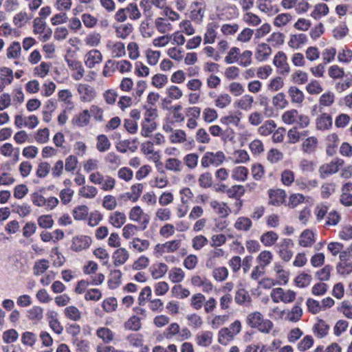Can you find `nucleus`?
I'll return each mask as SVG.
<instances>
[{
	"instance_id": "42",
	"label": "nucleus",
	"mask_w": 352,
	"mask_h": 352,
	"mask_svg": "<svg viewBox=\"0 0 352 352\" xmlns=\"http://www.w3.org/2000/svg\"><path fill=\"white\" fill-rule=\"evenodd\" d=\"M36 340V335L30 331H25L22 334L21 342L23 344L32 346Z\"/></svg>"
},
{
	"instance_id": "19",
	"label": "nucleus",
	"mask_w": 352,
	"mask_h": 352,
	"mask_svg": "<svg viewBox=\"0 0 352 352\" xmlns=\"http://www.w3.org/2000/svg\"><path fill=\"white\" fill-rule=\"evenodd\" d=\"M43 309L38 306H34L28 310L27 317L30 320H41L43 318Z\"/></svg>"
},
{
	"instance_id": "24",
	"label": "nucleus",
	"mask_w": 352,
	"mask_h": 352,
	"mask_svg": "<svg viewBox=\"0 0 352 352\" xmlns=\"http://www.w3.org/2000/svg\"><path fill=\"white\" fill-rule=\"evenodd\" d=\"M89 208L85 205L79 206L73 210V217L76 220H83L88 215Z\"/></svg>"
},
{
	"instance_id": "57",
	"label": "nucleus",
	"mask_w": 352,
	"mask_h": 352,
	"mask_svg": "<svg viewBox=\"0 0 352 352\" xmlns=\"http://www.w3.org/2000/svg\"><path fill=\"white\" fill-rule=\"evenodd\" d=\"M332 270V267L329 265H325L322 269L316 272L320 280H328L330 278V273Z\"/></svg>"
},
{
	"instance_id": "46",
	"label": "nucleus",
	"mask_w": 352,
	"mask_h": 352,
	"mask_svg": "<svg viewBox=\"0 0 352 352\" xmlns=\"http://www.w3.org/2000/svg\"><path fill=\"white\" fill-rule=\"evenodd\" d=\"M314 344V339L311 336H306L298 344V349L300 351H305L310 349Z\"/></svg>"
},
{
	"instance_id": "26",
	"label": "nucleus",
	"mask_w": 352,
	"mask_h": 352,
	"mask_svg": "<svg viewBox=\"0 0 352 352\" xmlns=\"http://www.w3.org/2000/svg\"><path fill=\"white\" fill-rule=\"evenodd\" d=\"M124 328L128 330L138 331L141 328L140 318L136 316H131L125 322Z\"/></svg>"
},
{
	"instance_id": "30",
	"label": "nucleus",
	"mask_w": 352,
	"mask_h": 352,
	"mask_svg": "<svg viewBox=\"0 0 352 352\" xmlns=\"http://www.w3.org/2000/svg\"><path fill=\"white\" fill-rule=\"evenodd\" d=\"M21 49L19 42H13L7 50V57L8 58H17L20 54Z\"/></svg>"
},
{
	"instance_id": "2",
	"label": "nucleus",
	"mask_w": 352,
	"mask_h": 352,
	"mask_svg": "<svg viewBox=\"0 0 352 352\" xmlns=\"http://www.w3.org/2000/svg\"><path fill=\"white\" fill-rule=\"evenodd\" d=\"M91 243V239L87 236H76L73 239L72 249L75 252H79L88 248Z\"/></svg>"
},
{
	"instance_id": "13",
	"label": "nucleus",
	"mask_w": 352,
	"mask_h": 352,
	"mask_svg": "<svg viewBox=\"0 0 352 352\" xmlns=\"http://www.w3.org/2000/svg\"><path fill=\"white\" fill-rule=\"evenodd\" d=\"M314 233L309 230H304L300 236L299 244L302 247H310L314 243V241L312 239Z\"/></svg>"
},
{
	"instance_id": "43",
	"label": "nucleus",
	"mask_w": 352,
	"mask_h": 352,
	"mask_svg": "<svg viewBox=\"0 0 352 352\" xmlns=\"http://www.w3.org/2000/svg\"><path fill=\"white\" fill-rule=\"evenodd\" d=\"M292 80L295 83L302 85L307 82L308 74L305 72L298 70L292 74Z\"/></svg>"
},
{
	"instance_id": "4",
	"label": "nucleus",
	"mask_w": 352,
	"mask_h": 352,
	"mask_svg": "<svg viewBox=\"0 0 352 352\" xmlns=\"http://www.w3.org/2000/svg\"><path fill=\"white\" fill-rule=\"evenodd\" d=\"M287 56L283 52H278L274 58V64L281 69V74L289 73V66L286 62Z\"/></svg>"
},
{
	"instance_id": "34",
	"label": "nucleus",
	"mask_w": 352,
	"mask_h": 352,
	"mask_svg": "<svg viewBox=\"0 0 352 352\" xmlns=\"http://www.w3.org/2000/svg\"><path fill=\"white\" fill-rule=\"evenodd\" d=\"M272 102L275 107L280 109H284L289 104L288 101L285 99V95L282 92L274 96Z\"/></svg>"
},
{
	"instance_id": "27",
	"label": "nucleus",
	"mask_w": 352,
	"mask_h": 352,
	"mask_svg": "<svg viewBox=\"0 0 352 352\" xmlns=\"http://www.w3.org/2000/svg\"><path fill=\"white\" fill-rule=\"evenodd\" d=\"M272 259V253L267 250L261 252L257 257V261L260 263V266L262 269H264L268 264H270Z\"/></svg>"
},
{
	"instance_id": "16",
	"label": "nucleus",
	"mask_w": 352,
	"mask_h": 352,
	"mask_svg": "<svg viewBox=\"0 0 352 352\" xmlns=\"http://www.w3.org/2000/svg\"><path fill=\"white\" fill-rule=\"evenodd\" d=\"M97 140L96 148L100 152H105L110 148L111 142L107 135L104 134L99 135L97 137Z\"/></svg>"
},
{
	"instance_id": "63",
	"label": "nucleus",
	"mask_w": 352,
	"mask_h": 352,
	"mask_svg": "<svg viewBox=\"0 0 352 352\" xmlns=\"http://www.w3.org/2000/svg\"><path fill=\"white\" fill-rule=\"evenodd\" d=\"M228 275V271L226 267H221L217 268L213 272L214 278L219 281L224 280Z\"/></svg>"
},
{
	"instance_id": "39",
	"label": "nucleus",
	"mask_w": 352,
	"mask_h": 352,
	"mask_svg": "<svg viewBox=\"0 0 352 352\" xmlns=\"http://www.w3.org/2000/svg\"><path fill=\"white\" fill-rule=\"evenodd\" d=\"M227 194L230 198L240 197L245 193V188L241 185H234L227 190Z\"/></svg>"
},
{
	"instance_id": "20",
	"label": "nucleus",
	"mask_w": 352,
	"mask_h": 352,
	"mask_svg": "<svg viewBox=\"0 0 352 352\" xmlns=\"http://www.w3.org/2000/svg\"><path fill=\"white\" fill-rule=\"evenodd\" d=\"M133 31V26L131 23H126L123 26L116 27V32L118 38L125 39Z\"/></svg>"
},
{
	"instance_id": "59",
	"label": "nucleus",
	"mask_w": 352,
	"mask_h": 352,
	"mask_svg": "<svg viewBox=\"0 0 352 352\" xmlns=\"http://www.w3.org/2000/svg\"><path fill=\"white\" fill-rule=\"evenodd\" d=\"M50 131L47 128L39 129L36 133L35 139L38 143H45L49 140Z\"/></svg>"
},
{
	"instance_id": "48",
	"label": "nucleus",
	"mask_w": 352,
	"mask_h": 352,
	"mask_svg": "<svg viewBox=\"0 0 352 352\" xmlns=\"http://www.w3.org/2000/svg\"><path fill=\"white\" fill-rule=\"evenodd\" d=\"M168 82V77L164 74H155L152 78V85L157 88L162 87Z\"/></svg>"
},
{
	"instance_id": "60",
	"label": "nucleus",
	"mask_w": 352,
	"mask_h": 352,
	"mask_svg": "<svg viewBox=\"0 0 352 352\" xmlns=\"http://www.w3.org/2000/svg\"><path fill=\"white\" fill-rule=\"evenodd\" d=\"M29 20H30V17L28 16V14L25 12H21L14 16L13 22L14 25L21 28L23 25L22 22L25 23Z\"/></svg>"
},
{
	"instance_id": "33",
	"label": "nucleus",
	"mask_w": 352,
	"mask_h": 352,
	"mask_svg": "<svg viewBox=\"0 0 352 352\" xmlns=\"http://www.w3.org/2000/svg\"><path fill=\"white\" fill-rule=\"evenodd\" d=\"M157 128L156 122H150L148 123L145 121H143L142 123V130L141 135L144 137L148 138L150 137L151 133L155 131Z\"/></svg>"
},
{
	"instance_id": "8",
	"label": "nucleus",
	"mask_w": 352,
	"mask_h": 352,
	"mask_svg": "<svg viewBox=\"0 0 352 352\" xmlns=\"http://www.w3.org/2000/svg\"><path fill=\"white\" fill-rule=\"evenodd\" d=\"M332 118L327 113H322L316 120V127L319 130L329 129L332 126Z\"/></svg>"
},
{
	"instance_id": "35",
	"label": "nucleus",
	"mask_w": 352,
	"mask_h": 352,
	"mask_svg": "<svg viewBox=\"0 0 352 352\" xmlns=\"http://www.w3.org/2000/svg\"><path fill=\"white\" fill-rule=\"evenodd\" d=\"M65 316L70 320L77 321L80 317L81 314L78 309L74 306H69L65 309Z\"/></svg>"
},
{
	"instance_id": "62",
	"label": "nucleus",
	"mask_w": 352,
	"mask_h": 352,
	"mask_svg": "<svg viewBox=\"0 0 352 352\" xmlns=\"http://www.w3.org/2000/svg\"><path fill=\"white\" fill-rule=\"evenodd\" d=\"M306 89L310 94H318L322 91V88L317 80H313L309 83Z\"/></svg>"
},
{
	"instance_id": "51",
	"label": "nucleus",
	"mask_w": 352,
	"mask_h": 352,
	"mask_svg": "<svg viewBox=\"0 0 352 352\" xmlns=\"http://www.w3.org/2000/svg\"><path fill=\"white\" fill-rule=\"evenodd\" d=\"M254 101L253 97L250 95H245L237 102V106L242 109H250Z\"/></svg>"
},
{
	"instance_id": "17",
	"label": "nucleus",
	"mask_w": 352,
	"mask_h": 352,
	"mask_svg": "<svg viewBox=\"0 0 352 352\" xmlns=\"http://www.w3.org/2000/svg\"><path fill=\"white\" fill-rule=\"evenodd\" d=\"M111 278L108 280V285L111 289H116L120 284L122 273L119 270H114L111 271Z\"/></svg>"
},
{
	"instance_id": "55",
	"label": "nucleus",
	"mask_w": 352,
	"mask_h": 352,
	"mask_svg": "<svg viewBox=\"0 0 352 352\" xmlns=\"http://www.w3.org/2000/svg\"><path fill=\"white\" fill-rule=\"evenodd\" d=\"M101 36L99 33L94 32L89 34L85 39L86 44L87 45L94 47L97 46L100 43Z\"/></svg>"
},
{
	"instance_id": "44",
	"label": "nucleus",
	"mask_w": 352,
	"mask_h": 352,
	"mask_svg": "<svg viewBox=\"0 0 352 352\" xmlns=\"http://www.w3.org/2000/svg\"><path fill=\"white\" fill-rule=\"evenodd\" d=\"M298 112L296 109H292L285 112L282 116L285 123L292 124L295 122L296 118L298 116Z\"/></svg>"
},
{
	"instance_id": "41",
	"label": "nucleus",
	"mask_w": 352,
	"mask_h": 352,
	"mask_svg": "<svg viewBox=\"0 0 352 352\" xmlns=\"http://www.w3.org/2000/svg\"><path fill=\"white\" fill-rule=\"evenodd\" d=\"M49 267V261L46 259H41L34 265V274L36 276L44 273Z\"/></svg>"
},
{
	"instance_id": "56",
	"label": "nucleus",
	"mask_w": 352,
	"mask_h": 352,
	"mask_svg": "<svg viewBox=\"0 0 352 352\" xmlns=\"http://www.w3.org/2000/svg\"><path fill=\"white\" fill-rule=\"evenodd\" d=\"M276 124L273 120H267L265 125L259 128V131L262 135H267L272 133L276 128Z\"/></svg>"
},
{
	"instance_id": "47",
	"label": "nucleus",
	"mask_w": 352,
	"mask_h": 352,
	"mask_svg": "<svg viewBox=\"0 0 352 352\" xmlns=\"http://www.w3.org/2000/svg\"><path fill=\"white\" fill-rule=\"evenodd\" d=\"M38 224L43 228H51L53 226L54 221L51 215H41L38 219Z\"/></svg>"
},
{
	"instance_id": "38",
	"label": "nucleus",
	"mask_w": 352,
	"mask_h": 352,
	"mask_svg": "<svg viewBox=\"0 0 352 352\" xmlns=\"http://www.w3.org/2000/svg\"><path fill=\"white\" fill-rule=\"evenodd\" d=\"M98 193V190L94 186H83L79 190V195L85 198H94Z\"/></svg>"
},
{
	"instance_id": "52",
	"label": "nucleus",
	"mask_w": 352,
	"mask_h": 352,
	"mask_svg": "<svg viewBox=\"0 0 352 352\" xmlns=\"http://www.w3.org/2000/svg\"><path fill=\"white\" fill-rule=\"evenodd\" d=\"M307 305L309 312L313 314H316L320 312L322 309V307L320 305V302L318 300H316L313 298H308L307 300Z\"/></svg>"
},
{
	"instance_id": "61",
	"label": "nucleus",
	"mask_w": 352,
	"mask_h": 352,
	"mask_svg": "<svg viewBox=\"0 0 352 352\" xmlns=\"http://www.w3.org/2000/svg\"><path fill=\"white\" fill-rule=\"evenodd\" d=\"M292 19V16L288 13L278 14L274 19V25L280 27L286 25Z\"/></svg>"
},
{
	"instance_id": "7",
	"label": "nucleus",
	"mask_w": 352,
	"mask_h": 352,
	"mask_svg": "<svg viewBox=\"0 0 352 352\" xmlns=\"http://www.w3.org/2000/svg\"><path fill=\"white\" fill-rule=\"evenodd\" d=\"M272 50L269 45L266 43L258 44L256 58L258 61H263L266 60L271 54Z\"/></svg>"
},
{
	"instance_id": "6",
	"label": "nucleus",
	"mask_w": 352,
	"mask_h": 352,
	"mask_svg": "<svg viewBox=\"0 0 352 352\" xmlns=\"http://www.w3.org/2000/svg\"><path fill=\"white\" fill-rule=\"evenodd\" d=\"M129 252L125 248H120L113 254L115 266L123 265L129 258Z\"/></svg>"
},
{
	"instance_id": "5",
	"label": "nucleus",
	"mask_w": 352,
	"mask_h": 352,
	"mask_svg": "<svg viewBox=\"0 0 352 352\" xmlns=\"http://www.w3.org/2000/svg\"><path fill=\"white\" fill-rule=\"evenodd\" d=\"M85 65L89 68H93L96 64L102 61V56L98 50H92L86 54Z\"/></svg>"
},
{
	"instance_id": "14",
	"label": "nucleus",
	"mask_w": 352,
	"mask_h": 352,
	"mask_svg": "<svg viewBox=\"0 0 352 352\" xmlns=\"http://www.w3.org/2000/svg\"><path fill=\"white\" fill-rule=\"evenodd\" d=\"M233 338L234 334L228 328H223L219 331L218 342L223 345H226Z\"/></svg>"
},
{
	"instance_id": "45",
	"label": "nucleus",
	"mask_w": 352,
	"mask_h": 352,
	"mask_svg": "<svg viewBox=\"0 0 352 352\" xmlns=\"http://www.w3.org/2000/svg\"><path fill=\"white\" fill-rule=\"evenodd\" d=\"M250 299V297L249 294L245 289L241 288L237 290L234 298V300L237 304L242 305Z\"/></svg>"
},
{
	"instance_id": "9",
	"label": "nucleus",
	"mask_w": 352,
	"mask_h": 352,
	"mask_svg": "<svg viewBox=\"0 0 352 352\" xmlns=\"http://www.w3.org/2000/svg\"><path fill=\"white\" fill-rule=\"evenodd\" d=\"M126 215L124 213L116 211L109 217V222L116 228H121L126 222Z\"/></svg>"
},
{
	"instance_id": "40",
	"label": "nucleus",
	"mask_w": 352,
	"mask_h": 352,
	"mask_svg": "<svg viewBox=\"0 0 352 352\" xmlns=\"http://www.w3.org/2000/svg\"><path fill=\"white\" fill-rule=\"evenodd\" d=\"M169 278L173 283H180L184 278V273L181 268L175 267L170 272Z\"/></svg>"
},
{
	"instance_id": "23",
	"label": "nucleus",
	"mask_w": 352,
	"mask_h": 352,
	"mask_svg": "<svg viewBox=\"0 0 352 352\" xmlns=\"http://www.w3.org/2000/svg\"><path fill=\"white\" fill-rule=\"evenodd\" d=\"M317 142V139L315 137L307 138L302 144L303 151L307 153H312L316 147Z\"/></svg>"
},
{
	"instance_id": "25",
	"label": "nucleus",
	"mask_w": 352,
	"mask_h": 352,
	"mask_svg": "<svg viewBox=\"0 0 352 352\" xmlns=\"http://www.w3.org/2000/svg\"><path fill=\"white\" fill-rule=\"evenodd\" d=\"M263 315L258 311L250 314L247 318L248 324L252 328H256L258 324L262 322Z\"/></svg>"
},
{
	"instance_id": "10",
	"label": "nucleus",
	"mask_w": 352,
	"mask_h": 352,
	"mask_svg": "<svg viewBox=\"0 0 352 352\" xmlns=\"http://www.w3.org/2000/svg\"><path fill=\"white\" fill-rule=\"evenodd\" d=\"M89 112L88 110L85 109L72 119V123L78 126H87L89 122Z\"/></svg>"
},
{
	"instance_id": "54",
	"label": "nucleus",
	"mask_w": 352,
	"mask_h": 352,
	"mask_svg": "<svg viewBox=\"0 0 352 352\" xmlns=\"http://www.w3.org/2000/svg\"><path fill=\"white\" fill-rule=\"evenodd\" d=\"M148 263H149L148 258L144 256H141L137 261H135L133 263V264L132 265V268L134 270L145 269L148 267Z\"/></svg>"
},
{
	"instance_id": "53",
	"label": "nucleus",
	"mask_w": 352,
	"mask_h": 352,
	"mask_svg": "<svg viewBox=\"0 0 352 352\" xmlns=\"http://www.w3.org/2000/svg\"><path fill=\"white\" fill-rule=\"evenodd\" d=\"M36 225L34 222H27L23 228V235L25 238H29L36 231Z\"/></svg>"
},
{
	"instance_id": "32",
	"label": "nucleus",
	"mask_w": 352,
	"mask_h": 352,
	"mask_svg": "<svg viewBox=\"0 0 352 352\" xmlns=\"http://www.w3.org/2000/svg\"><path fill=\"white\" fill-rule=\"evenodd\" d=\"M320 173L322 178H324V175H332L338 172L337 166L332 162L330 164L322 165L320 167Z\"/></svg>"
},
{
	"instance_id": "50",
	"label": "nucleus",
	"mask_w": 352,
	"mask_h": 352,
	"mask_svg": "<svg viewBox=\"0 0 352 352\" xmlns=\"http://www.w3.org/2000/svg\"><path fill=\"white\" fill-rule=\"evenodd\" d=\"M102 206L108 210H113L117 206V201L115 197L112 195H106L104 197Z\"/></svg>"
},
{
	"instance_id": "64",
	"label": "nucleus",
	"mask_w": 352,
	"mask_h": 352,
	"mask_svg": "<svg viewBox=\"0 0 352 352\" xmlns=\"http://www.w3.org/2000/svg\"><path fill=\"white\" fill-rule=\"evenodd\" d=\"M117 307V300L115 298H109L104 300L102 307L107 312H111L116 309Z\"/></svg>"
},
{
	"instance_id": "37",
	"label": "nucleus",
	"mask_w": 352,
	"mask_h": 352,
	"mask_svg": "<svg viewBox=\"0 0 352 352\" xmlns=\"http://www.w3.org/2000/svg\"><path fill=\"white\" fill-rule=\"evenodd\" d=\"M311 280V275L302 273L295 278L296 285L299 287H305L309 285Z\"/></svg>"
},
{
	"instance_id": "12",
	"label": "nucleus",
	"mask_w": 352,
	"mask_h": 352,
	"mask_svg": "<svg viewBox=\"0 0 352 352\" xmlns=\"http://www.w3.org/2000/svg\"><path fill=\"white\" fill-rule=\"evenodd\" d=\"M288 94L291 97V100L294 103H302L304 100L305 96L302 91L298 87L292 86L288 90Z\"/></svg>"
},
{
	"instance_id": "36",
	"label": "nucleus",
	"mask_w": 352,
	"mask_h": 352,
	"mask_svg": "<svg viewBox=\"0 0 352 352\" xmlns=\"http://www.w3.org/2000/svg\"><path fill=\"white\" fill-rule=\"evenodd\" d=\"M18 338L19 333L14 329H11L4 331L2 337L3 342L7 344L16 341Z\"/></svg>"
},
{
	"instance_id": "18",
	"label": "nucleus",
	"mask_w": 352,
	"mask_h": 352,
	"mask_svg": "<svg viewBox=\"0 0 352 352\" xmlns=\"http://www.w3.org/2000/svg\"><path fill=\"white\" fill-rule=\"evenodd\" d=\"M251 227L252 221L248 217H239L234 223V228L239 230L248 231Z\"/></svg>"
},
{
	"instance_id": "21",
	"label": "nucleus",
	"mask_w": 352,
	"mask_h": 352,
	"mask_svg": "<svg viewBox=\"0 0 352 352\" xmlns=\"http://www.w3.org/2000/svg\"><path fill=\"white\" fill-rule=\"evenodd\" d=\"M13 72L8 67L0 68V80L6 85H10L13 80Z\"/></svg>"
},
{
	"instance_id": "15",
	"label": "nucleus",
	"mask_w": 352,
	"mask_h": 352,
	"mask_svg": "<svg viewBox=\"0 0 352 352\" xmlns=\"http://www.w3.org/2000/svg\"><path fill=\"white\" fill-rule=\"evenodd\" d=\"M278 239V235L273 231H268L261 235L260 240L265 246H271L275 243Z\"/></svg>"
},
{
	"instance_id": "11",
	"label": "nucleus",
	"mask_w": 352,
	"mask_h": 352,
	"mask_svg": "<svg viewBox=\"0 0 352 352\" xmlns=\"http://www.w3.org/2000/svg\"><path fill=\"white\" fill-rule=\"evenodd\" d=\"M302 316V310L300 307V302H296L291 311L287 312V320L291 322H297Z\"/></svg>"
},
{
	"instance_id": "58",
	"label": "nucleus",
	"mask_w": 352,
	"mask_h": 352,
	"mask_svg": "<svg viewBox=\"0 0 352 352\" xmlns=\"http://www.w3.org/2000/svg\"><path fill=\"white\" fill-rule=\"evenodd\" d=\"M231 102L230 96L227 94H221L220 95L217 99L215 100V105L219 108H224L227 105H228Z\"/></svg>"
},
{
	"instance_id": "49",
	"label": "nucleus",
	"mask_w": 352,
	"mask_h": 352,
	"mask_svg": "<svg viewBox=\"0 0 352 352\" xmlns=\"http://www.w3.org/2000/svg\"><path fill=\"white\" fill-rule=\"evenodd\" d=\"M212 338V333L210 331H205L201 336L197 337V343L199 345L207 346L211 344Z\"/></svg>"
},
{
	"instance_id": "1",
	"label": "nucleus",
	"mask_w": 352,
	"mask_h": 352,
	"mask_svg": "<svg viewBox=\"0 0 352 352\" xmlns=\"http://www.w3.org/2000/svg\"><path fill=\"white\" fill-rule=\"evenodd\" d=\"M225 155L222 151H218L216 153L212 152H206L201 159V166L207 168L210 165L215 166H220L225 160Z\"/></svg>"
},
{
	"instance_id": "29",
	"label": "nucleus",
	"mask_w": 352,
	"mask_h": 352,
	"mask_svg": "<svg viewBox=\"0 0 352 352\" xmlns=\"http://www.w3.org/2000/svg\"><path fill=\"white\" fill-rule=\"evenodd\" d=\"M329 329V326L322 320H320L319 322L315 324L314 327V331L317 333L318 337L320 338L327 335Z\"/></svg>"
},
{
	"instance_id": "28",
	"label": "nucleus",
	"mask_w": 352,
	"mask_h": 352,
	"mask_svg": "<svg viewBox=\"0 0 352 352\" xmlns=\"http://www.w3.org/2000/svg\"><path fill=\"white\" fill-rule=\"evenodd\" d=\"M186 140V134L184 131L181 129L174 130L173 134L170 135V141L173 144L182 143Z\"/></svg>"
},
{
	"instance_id": "31",
	"label": "nucleus",
	"mask_w": 352,
	"mask_h": 352,
	"mask_svg": "<svg viewBox=\"0 0 352 352\" xmlns=\"http://www.w3.org/2000/svg\"><path fill=\"white\" fill-rule=\"evenodd\" d=\"M97 336L104 342H109L113 338V332L108 328L102 327L97 330Z\"/></svg>"
},
{
	"instance_id": "3",
	"label": "nucleus",
	"mask_w": 352,
	"mask_h": 352,
	"mask_svg": "<svg viewBox=\"0 0 352 352\" xmlns=\"http://www.w3.org/2000/svg\"><path fill=\"white\" fill-rule=\"evenodd\" d=\"M270 201L269 204L273 206H280L285 199L286 193L283 190H269Z\"/></svg>"
},
{
	"instance_id": "22",
	"label": "nucleus",
	"mask_w": 352,
	"mask_h": 352,
	"mask_svg": "<svg viewBox=\"0 0 352 352\" xmlns=\"http://www.w3.org/2000/svg\"><path fill=\"white\" fill-rule=\"evenodd\" d=\"M248 175V170L245 166H238L233 170L232 177L237 181L246 180Z\"/></svg>"
}]
</instances>
